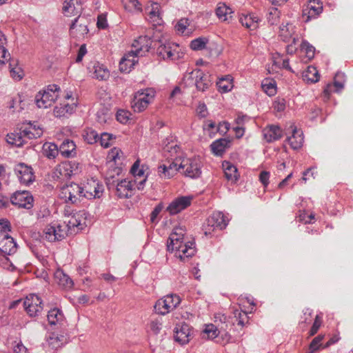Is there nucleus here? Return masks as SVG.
<instances>
[{
  "label": "nucleus",
  "instance_id": "nucleus-1",
  "mask_svg": "<svg viewBox=\"0 0 353 353\" xmlns=\"http://www.w3.org/2000/svg\"><path fill=\"white\" fill-rule=\"evenodd\" d=\"M167 250L182 262L192 258L196 252L195 242L186 236V230L181 226L174 228L170 234Z\"/></svg>",
  "mask_w": 353,
  "mask_h": 353
},
{
  "label": "nucleus",
  "instance_id": "nucleus-2",
  "mask_svg": "<svg viewBox=\"0 0 353 353\" xmlns=\"http://www.w3.org/2000/svg\"><path fill=\"white\" fill-rule=\"evenodd\" d=\"M156 97V91L152 88L140 89L134 93L131 101V108L135 113H141L152 103Z\"/></svg>",
  "mask_w": 353,
  "mask_h": 353
},
{
  "label": "nucleus",
  "instance_id": "nucleus-3",
  "mask_svg": "<svg viewBox=\"0 0 353 353\" xmlns=\"http://www.w3.org/2000/svg\"><path fill=\"white\" fill-rule=\"evenodd\" d=\"M77 98L71 91H68L61 99L53 110V114L57 118H65L72 114L77 107Z\"/></svg>",
  "mask_w": 353,
  "mask_h": 353
},
{
  "label": "nucleus",
  "instance_id": "nucleus-4",
  "mask_svg": "<svg viewBox=\"0 0 353 353\" xmlns=\"http://www.w3.org/2000/svg\"><path fill=\"white\" fill-rule=\"evenodd\" d=\"M61 89L57 85H50L40 90L35 97V103L39 108H48L58 99Z\"/></svg>",
  "mask_w": 353,
  "mask_h": 353
},
{
  "label": "nucleus",
  "instance_id": "nucleus-5",
  "mask_svg": "<svg viewBox=\"0 0 353 353\" xmlns=\"http://www.w3.org/2000/svg\"><path fill=\"white\" fill-rule=\"evenodd\" d=\"M43 235L48 241H59L68 235V229L63 221H54L46 226L43 231Z\"/></svg>",
  "mask_w": 353,
  "mask_h": 353
},
{
  "label": "nucleus",
  "instance_id": "nucleus-6",
  "mask_svg": "<svg viewBox=\"0 0 353 353\" xmlns=\"http://www.w3.org/2000/svg\"><path fill=\"white\" fill-rule=\"evenodd\" d=\"M181 303V298L175 294H170L159 299L154 308L157 314L165 315L174 310Z\"/></svg>",
  "mask_w": 353,
  "mask_h": 353
},
{
  "label": "nucleus",
  "instance_id": "nucleus-7",
  "mask_svg": "<svg viewBox=\"0 0 353 353\" xmlns=\"http://www.w3.org/2000/svg\"><path fill=\"white\" fill-rule=\"evenodd\" d=\"M81 172V165L75 161H65L54 169L53 176L57 179H68Z\"/></svg>",
  "mask_w": 353,
  "mask_h": 353
},
{
  "label": "nucleus",
  "instance_id": "nucleus-8",
  "mask_svg": "<svg viewBox=\"0 0 353 353\" xmlns=\"http://www.w3.org/2000/svg\"><path fill=\"white\" fill-rule=\"evenodd\" d=\"M81 187L83 198L87 199H99L103 194V185L98 180L93 179L88 180Z\"/></svg>",
  "mask_w": 353,
  "mask_h": 353
},
{
  "label": "nucleus",
  "instance_id": "nucleus-9",
  "mask_svg": "<svg viewBox=\"0 0 353 353\" xmlns=\"http://www.w3.org/2000/svg\"><path fill=\"white\" fill-rule=\"evenodd\" d=\"M183 175L191 179H196L201 174V162L199 157L186 158L181 161Z\"/></svg>",
  "mask_w": 353,
  "mask_h": 353
},
{
  "label": "nucleus",
  "instance_id": "nucleus-10",
  "mask_svg": "<svg viewBox=\"0 0 353 353\" xmlns=\"http://www.w3.org/2000/svg\"><path fill=\"white\" fill-rule=\"evenodd\" d=\"M63 223H65L68 232L70 231L71 232H79L86 226V213L83 211H79L68 214Z\"/></svg>",
  "mask_w": 353,
  "mask_h": 353
},
{
  "label": "nucleus",
  "instance_id": "nucleus-11",
  "mask_svg": "<svg viewBox=\"0 0 353 353\" xmlns=\"http://www.w3.org/2000/svg\"><path fill=\"white\" fill-rule=\"evenodd\" d=\"M43 301L36 294H30L26 296L23 301V307L30 316H37L43 310Z\"/></svg>",
  "mask_w": 353,
  "mask_h": 353
},
{
  "label": "nucleus",
  "instance_id": "nucleus-12",
  "mask_svg": "<svg viewBox=\"0 0 353 353\" xmlns=\"http://www.w3.org/2000/svg\"><path fill=\"white\" fill-rule=\"evenodd\" d=\"M60 196L65 202L74 203L79 201L80 197H82L81 187L77 183H71L61 188Z\"/></svg>",
  "mask_w": 353,
  "mask_h": 353
},
{
  "label": "nucleus",
  "instance_id": "nucleus-13",
  "mask_svg": "<svg viewBox=\"0 0 353 353\" xmlns=\"http://www.w3.org/2000/svg\"><path fill=\"white\" fill-rule=\"evenodd\" d=\"M192 200V195L178 196L169 203L166 211L171 215L176 214L189 207Z\"/></svg>",
  "mask_w": 353,
  "mask_h": 353
},
{
  "label": "nucleus",
  "instance_id": "nucleus-14",
  "mask_svg": "<svg viewBox=\"0 0 353 353\" xmlns=\"http://www.w3.org/2000/svg\"><path fill=\"white\" fill-rule=\"evenodd\" d=\"M88 70L92 78L100 81H107L110 77V72L103 64L97 61H91Z\"/></svg>",
  "mask_w": 353,
  "mask_h": 353
},
{
  "label": "nucleus",
  "instance_id": "nucleus-15",
  "mask_svg": "<svg viewBox=\"0 0 353 353\" xmlns=\"http://www.w3.org/2000/svg\"><path fill=\"white\" fill-rule=\"evenodd\" d=\"M323 12V3L320 0H310L303 10V18L305 22L316 19Z\"/></svg>",
  "mask_w": 353,
  "mask_h": 353
},
{
  "label": "nucleus",
  "instance_id": "nucleus-16",
  "mask_svg": "<svg viewBox=\"0 0 353 353\" xmlns=\"http://www.w3.org/2000/svg\"><path fill=\"white\" fill-rule=\"evenodd\" d=\"M12 203L19 208L30 209L33 206V197L28 191H19L14 193L11 197Z\"/></svg>",
  "mask_w": 353,
  "mask_h": 353
},
{
  "label": "nucleus",
  "instance_id": "nucleus-17",
  "mask_svg": "<svg viewBox=\"0 0 353 353\" xmlns=\"http://www.w3.org/2000/svg\"><path fill=\"white\" fill-rule=\"evenodd\" d=\"M15 174L23 185H28L32 183L34 179V174L31 167L25 165L24 163H19L14 168Z\"/></svg>",
  "mask_w": 353,
  "mask_h": 353
},
{
  "label": "nucleus",
  "instance_id": "nucleus-18",
  "mask_svg": "<svg viewBox=\"0 0 353 353\" xmlns=\"http://www.w3.org/2000/svg\"><path fill=\"white\" fill-rule=\"evenodd\" d=\"M88 31L87 19L80 17L74 21L70 29L71 36L77 39L84 38Z\"/></svg>",
  "mask_w": 353,
  "mask_h": 353
},
{
  "label": "nucleus",
  "instance_id": "nucleus-19",
  "mask_svg": "<svg viewBox=\"0 0 353 353\" xmlns=\"http://www.w3.org/2000/svg\"><path fill=\"white\" fill-rule=\"evenodd\" d=\"M135 181H132L127 179L121 180L116 185V193L118 197L126 199L131 197L134 194Z\"/></svg>",
  "mask_w": 353,
  "mask_h": 353
},
{
  "label": "nucleus",
  "instance_id": "nucleus-20",
  "mask_svg": "<svg viewBox=\"0 0 353 353\" xmlns=\"http://www.w3.org/2000/svg\"><path fill=\"white\" fill-rule=\"evenodd\" d=\"M17 250V243L10 234L0 231V251L10 255L15 253Z\"/></svg>",
  "mask_w": 353,
  "mask_h": 353
},
{
  "label": "nucleus",
  "instance_id": "nucleus-21",
  "mask_svg": "<svg viewBox=\"0 0 353 353\" xmlns=\"http://www.w3.org/2000/svg\"><path fill=\"white\" fill-rule=\"evenodd\" d=\"M190 77L194 82L199 91L204 92L211 85V81L208 76L201 70H194L190 73Z\"/></svg>",
  "mask_w": 353,
  "mask_h": 353
},
{
  "label": "nucleus",
  "instance_id": "nucleus-22",
  "mask_svg": "<svg viewBox=\"0 0 353 353\" xmlns=\"http://www.w3.org/2000/svg\"><path fill=\"white\" fill-rule=\"evenodd\" d=\"M152 46V40L147 36H140L135 39L132 43L133 52L139 57L143 56L150 49Z\"/></svg>",
  "mask_w": 353,
  "mask_h": 353
},
{
  "label": "nucleus",
  "instance_id": "nucleus-23",
  "mask_svg": "<svg viewBox=\"0 0 353 353\" xmlns=\"http://www.w3.org/2000/svg\"><path fill=\"white\" fill-rule=\"evenodd\" d=\"M179 159H176L168 166L162 165L159 166L158 172L161 179H168L172 178L181 169V162Z\"/></svg>",
  "mask_w": 353,
  "mask_h": 353
},
{
  "label": "nucleus",
  "instance_id": "nucleus-24",
  "mask_svg": "<svg viewBox=\"0 0 353 353\" xmlns=\"http://www.w3.org/2000/svg\"><path fill=\"white\" fill-rule=\"evenodd\" d=\"M139 61V56L132 51L125 54L119 63L120 70L123 72H130Z\"/></svg>",
  "mask_w": 353,
  "mask_h": 353
},
{
  "label": "nucleus",
  "instance_id": "nucleus-25",
  "mask_svg": "<svg viewBox=\"0 0 353 353\" xmlns=\"http://www.w3.org/2000/svg\"><path fill=\"white\" fill-rule=\"evenodd\" d=\"M191 337V332L189 325L185 323L178 324L175 327V340L184 345L189 343Z\"/></svg>",
  "mask_w": 353,
  "mask_h": 353
},
{
  "label": "nucleus",
  "instance_id": "nucleus-26",
  "mask_svg": "<svg viewBox=\"0 0 353 353\" xmlns=\"http://www.w3.org/2000/svg\"><path fill=\"white\" fill-rule=\"evenodd\" d=\"M215 13L218 19L223 22L230 23L233 19L234 11L232 8L225 3H218Z\"/></svg>",
  "mask_w": 353,
  "mask_h": 353
},
{
  "label": "nucleus",
  "instance_id": "nucleus-27",
  "mask_svg": "<svg viewBox=\"0 0 353 353\" xmlns=\"http://www.w3.org/2000/svg\"><path fill=\"white\" fill-rule=\"evenodd\" d=\"M22 133L28 139H37L42 136L43 130L37 123H28L22 127Z\"/></svg>",
  "mask_w": 353,
  "mask_h": 353
},
{
  "label": "nucleus",
  "instance_id": "nucleus-28",
  "mask_svg": "<svg viewBox=\"0 0 353 353\" xmlns=\"http://www.w3.org/2000/svg\"><path fill=\"white\" fill-rule=\"evenodd\" d=\"M295 26L290 23L283 24L279 27V35L284 41H290L292 40V43L295 44L297 39L295 37Z\"/></svg>",
  "mask_w": 353,
  "mask_h": 353
},
{
  "label": "nucleus",
  "instance_id": "nucleus-29",
  "mask_svg": "<svg viewBox=\"0 0 353 353\" xmlns=\"http://www.w3.org/2000/svg\"><path fill=\"white\" fill-rule=\"evenodd\" d=\"M150 21L156 24L160 25L163 23L162 9L159 3L152 2L147 8Z\"/></svg>",
  "mask_w": 353,
  "mask_h": 353
},
{
  "label": "nucleus",
  "instance_id": "nucleus-30",
  "mask_svg": "<svg viewBox=\"0 0 353 353\" xmlns=\"http://www.w3.org/2000/svg\"><path fill=\"white\" fill-rule=\"evenodd\" d=\"M55 282L63 289L70 290L74 283L71 278L62 270L58 269L54 273Z\"/></svg>",
  "mask_w": 353,
  "mask_h": 353
},
{
  "label": "nucleus",
  "instance_id": "nucleus-31",
  "mask_svg": "<svg viewBox=\"0 0 353 353\" xmlns=\"http://www.w3.org/2000/svg\"><path fill=\"white\" fill-rule=\"evenodd\" d=\"M223 170L225 178L232 183L236 182L239 178V173L237 168L229 161H224L222 163Z\"/></svg>",
  "mask_w": 353,
  "mask_h": 353
},
{
  "label": "nucleus",
  "instance_id": "nucleus-32",
  "mask_svg": "<svg viewBox=\"0 0 353 353\" xmlns=\"http://www.w3.org/2000/svg\"><path fill=\"white\" fill-rule=\"evenodd\" d=\"M230 141L228 139H219L213 141L210 145L212 153L215 156H222L225 150L230 148Z\"/></svg>",
  "mask_w": 353,
  "mask_h": 353
},
{
  "label": "nucleus",
  "instance_id": "nucleus-33",
  "mask_svg": "<svg viewBox=\"0 0 353 353\" xmlns=\"http://www.w3.org/2000/svg\"><path fill=\"white\" fill-rule=\"evenodd\" d=\"M76 149L75 143L69 139L63 141L59 148L61 154L65 158L74 157L77 154Z\"/></svg>",
  "mask_w": 353,
  "mask_h": 353
},
{
  "label": "nucleus",
  "instance_id": "nucleus-34",
  "mask_svg": "<svg viewBox=\"0 0 353 353\" xmlns=\"http://www.w3.org/2000/svg\"><path fill=\"white\" fill-rule=\"evenodd\" d=\"M288 142L294 150L301 148L304 142L302 131L298 130L296 127H294L292 129V134L288 137Z\"/></svg>",
  "mask_w": 353,
  "mask_h": 353
},
{
  "label": "nucleus",
  "instance_id": "nucleus-35",
  "mask_svg": "<svg viewBox=\"0 0 353 353\" xmlns=\"http://www.w3.org/2000/svg\"><path fill=\"white\" fill-rule=\"evenodd\" d=\"M239 21L243 26L250 30H255L259 28V19L252 14H241Z\"/></svg>",
  "mask_w": 353,
  "mask_h": 353
},
{
  "label": "nucleus",
  "instance_id": "nucleus-36",
  "mask_svg": "<svg viewBox=\"0 0 353 353\" xmlns=\"http://www.w3.org/2000/svg\"><path fill=\"white\" fill-rule=\"evenodd\" d=\"M216 85L219 92H229L234 88V78L230 74L220 77L216 82Z\"/></svg>",
  "mask_w": 353,
  "mask_h": 353
},
{
  "label": "nucleus",
  "instance_id": "nucleus-37",
  "mask_svg": "<svg viewBox=\"0 0 353 353\" xmlns=\"http://www.w3.org/2000/svg\"><path fill=\"white\" fill-rule=\"evenodd\" d=\"M263 134L268 142L274 141L282 136V131L277 125H271L263 129Z\"/></svg>",
  "mask_w": 353,
  "mask_h": 353
},
{
  "label": "nucleus",
  "instance_id": "nucleus-38",
  "mask_svg": "<svg viewBox=\"0 0 353 353\" xmlns=\"http://www.w3.org/2000/svg\"><path fill=\"white\" fill-rule=\"evenodd\" d=\"M208 219L210 223H213L218 230L225 228L228 223V220L221 212H214Z\"/></svg>",
  "mask_w": 353,
  "mask_h": 353
},
{
  "label": "nucleus",
  "instance_id": "nucleus-39",
  "mask_svg": "<svg viewBox=\"0 0 353 353\" xmlns=\"http://www.w3.org/2000/svg\"><path fill=\"white\" fill-rule=\"evenodd\" d=\"M124 159V154L122 150L118 147H114L109 150L107 154L108 164H118Z\"/></svg>",
  "mask_w": 353,
  "mask_h": 353
},
{
  "label": "nucleus",
  "instance_id": "nucleus-40",
  "mask_svg": "<svg viewBox=\"0 0 353 353\" xmlns=\"http://www.w3.org/2000/svg\"><path fill=\"white\" fill-rule=\"evenodd\" d=\"M261 88L268 96H274L277 92L276 82L274 79L265 78L261 82Z\"/></svg>",
  "mask_w": 353,
  "mask_h": 353
},
{
  "label": "nucleus",
  "instance_id": "nucleus-41",
  "mask_svg": "<svg viewBox=\"0 0 353 353\" xmlns=\"http://www.w3.org/2000/svg\"><path fill=\"white\" fill-rule=\"evenodd\" d=\"M81 5L77 4V6H75L74 0H66L64 2L63 10L68 17L79 14L81 12Z\"/></svg>",
  "mask_w": 353,
  "mask_h": 353
},
{
  "label": "nucleus",
  "instance_id": "nucleus-42",
  "mask_svg": "<svg viewBox=\"0 0 353 353\" xmlns=\"http://www.w3.org/2000/svg\"><path fill=\"white\" fill-rule=\"evenodd\" d=\"M170 61H178L182 59L186 52L184 46H180L176 43H173L172 48L170 49Z\"/></svg>",
  "mask_w": 353,
  "mask_h": 353
},
{
  "label": "nucleus",
  "instance_id": "nucleus-43",
  "mask_svg": "<svg viewBox=\"0 0 353 353\" xmlns=\"http://www.w3.org/2000/svg\"><path fill=\"white\" fill-rule=\"evenodd\" d=\"M209 43V39L205 37H200L192 40L190 43V48L193 51L206 50Z\"/></svg>",
  "mask_w": 353,
  "mask_h": 353
},
{
  "label": "nucleus",
  "instance_id": "nucleus-44",
  "mask_svg": "<svg viewBox=\"0 0 353 353\" xmlns=\"http://www.w3.org/2000/svg\"><path fill=\"white\" fill-rule=\"evenodd\" d=\"M149 170L147 165H141V161L137 159L130 169L131 174L134 177H143L146 176V172Z\"/></svg>",
  "mask_w": 353,
  "mask_h": 353
},
{
  "label": "nucleus",
  "instance_id": "nucleus-45",
  "mask_svg": "<svg viewBox=\"0 0 353 353\" xmlns=\"http://www.w3.org/2000/svg\"><path fill=\"white\" fill-rule=\"evenodd\" d=\"M303 78L307 83H313L319 81L320 76L315 67L308 66L303 74Z\"/></svg>",
  "mask_w": 353,
  "mask_h": 353
},
{
  "label": "nucleus",
  "instance_id": "nucleus-46",
  "mask_svg": "<svg viewBox=\"0 0 353 353\" xmlns=\"http://www.w3.org/2000/svg\"><path fill=\"white\" fill-rule=\"evenodd\" d=\"M160 45L157 48L158 54L165 60H169L170 54V49L172 48L174 42L168 41H159Z\"/></svg>",
  "mask_w": 353,
  "mask_h": 353
},
{
  "label": "nucleus",
  "instance_id": "nucleus-47",
  "mask_svg": "<svg viewBox=\"0 0 353 353\" xmlns=\"http://www.w3.org/2000/svg\"><path fill=\"white\" fill-rule=\"evenodd\" d=\"M47 317L50 325H56L63 320L62 312L56 307L48 311Z\"/></svg>",
  "mask_w": 353,
  "mask_h": 353
},
{
  "label": "nucleus",
  "instance_id": "nucleus-48",
  "mask_svg": "<svg viewBox=\"0 0 353 353\" xmlns=\"http://www.w3.org/2000/svg\"><path fill=\"white\" fill-rule=\"evenodd\" d=\"M22 130L20 133H10L7 135V142L16 147H21L25 144V140L23 138Z\"/></svg>",
  "mask_w": 353,
  "mask_h": 353
},
{
  "label": "nucleus",
  "instance_id": "nucleus-49",
  "mask_svg": "<svg viewBox=\"0 0 353 353\" xmlns=\"http://www.w3.org/2000/svg\"><path fill=\"white\" fill-rule=\"evenodd\" d=\"M222 329L223 327H221L219 330L214 324L210 323L205 325L203 332L206 334L208 339L212 340L219 336V334L221 333Z\"/></svg>",
  "mask_w": 353,
  "mask_h": 353
},
{
  "label": "nucleus",
  "instance_id": "nucleus-50",
  "mask_svg": "<svg viewBox=\"0 0 353 353\" xmlns=\"http://www.w3.org/2000/svg\"><path fill=\"white\" fill-rule=\"evenodd\" d=\"M116 117L117 121L122 124H128L132 119V114L128 110L121 109L117 112Z\"/></svg>",
  "mask_w": 353,
  "mask_h": 353
},
{
  "label": "nucleus",
  "instance_id": "nucleus-51",
  "mask_svg": "<svg viewBox=\"0 0 353 353\" xmlns=\"http://www.w3.org/2000/svg\"><path fill=\"white\" fill-rule=\"evenodd\" d=\"M116 137L112 134L108 132L101 133V136L98 139L101 147L108 148L113 143L114 140Z\"/></svg>",
  "mask_w": 353,
  "mask_h": 353
},
{
  "label": "nucleus",
  "instance_id": "nucleus-52",
  "mask_svg": "<svg viewBox=\"0 0 353 353\" xmlns=\"http://www.w3.org/2000/svg\"><path fill=\"white\" fill-rule=\"evenodd\" d=\"M123 6L128 12H140L141 11V6L139 0H121Z\"/></svg>",
  "mask_w": 353,
  "mask_h": 353
},
{
  "label": "nucleus",
  "instance_id": "nucleus-53",
  "mask_svg": "<svg viewBox=\"0 0 353 353\" xmlns=\"http://www.w3.org/2000/svg\"><path fill=\"white\" fill-rule=\"evenodd\" d=\"M301 51L308 59L314 58L315 54V48L307 41H303L301 45Z\"/></svg>",
  "mask_w": 353,
  "mask_h": 353
},
{
  "label": "nucleus",
  "instance_id": "nucleus-54",
  "mask_svg": "<svg viewBox=\"0 0 353 353\" xmlns=\"http://www.w3.org/2000/svg\"><path fill=\"white\" fill-rule=\"evenodd\" d=\"M83 137L84 140L89 144H94L98 142V133L91 128L87 129Z\"/></svg>",
  "mask_w": 353,
  "mask_h": 353
},
{
  "label": "nucleus",
  "instance_id": "nucleus-55",
  "mask_svg": "<svg viewBox=\"0 0 353 353\" xmlns=\"http://www.w3.org/2000/svg\"><path fill=\"white\" fill-rule=\"evenodd\" d=\"M190 26L189 20L187 18L181 19L175 25V30L179 34H185Z\"/></svg>",
  "mask_w": 353,
  "mask_h": 353
},
{
  "label": "nucleus",
  "instance_id": "nucleus-56",
  "mask_svg": "<svg viewBox=\"0 0 353 353\" xmlns=\"http://www.w3.org/2000/svg\"><path fill=\"white\" fill-rule=\"evenodd\" d=\"M43 151L45 155L48 158H54L58 154V148L54 143L44 145Z\"/></svg>",
  "mask_w": 353,
  "mask_h": 353
},
{
  "label": "nucleus",
  "instance_id": "nucleus-57",
  "mask_svg": "<svg viewBox=\"0 0 353 353\" xmlns=\"http://www.w3.org/2000/svg\"><path fill=\"white\" fill-rule=\"evenodd\" d=\"M281 12L277 8H272L268 17V22L272 25L277 24L279 21Z\"/></svg>",
  "mask_w": 353,
  "mask_h": 353
},
{
  "label": "nucleus",
  "instance_id": "nucleus-58",
  "mask_svg": "<svg viewBox=\"0 0 353 353\" xmlns=\"http://www.w3.org/2000/svg\"><path fill=\"white\" fill-rule=\"evenodd\" d=\"M10 72L12 78L14 80H21L24 76L23 69L17 65L10 68Z\"/></svg>",
  "mask_w": 353,
  "mask_h": 353
},
{
  "label": "nucleus",
  "instance_id": "nucleus-59",
  "mask_svg": "<svg viewBox=\"0 0 353 353\" xmlns=\"http://www.w3.org/2000/svg\"><path fill=\"white\" fill-rule=\"evenodd\" d=\"M345 75L343 73L336 74L334 81V86L335 87V92H339L344 87L345 83Z\"/></svg>",
  "mask_w": 353,
  "mask_h": 353
},
{
  "label": "nucleus",
  "instance_id": "nucleus-60",
  "mask_svg": "<svg viewBox=\"0 0 353 353\" xmlns=\"http://www.w3.org/2000/svg\"><path fill=\"white\" fill-rule=\"evenodd\" d=\"M273 108L275 111L281 112L285 110L286 108V101L280 97H277L273 102Z\"/></svg>",
  "mask_w": 353,
  "mask_h": 353
},
{
  "label": "nucleus",
  "instance_id": "nucleus-61",
  "mask_svg": "<svg viewBox=\"0 0 353 353\" xmlns=\"http://www.w3.org/2000/svg\"><path fill=\"white\" fill-rule=\"evenodd\" d=\"M202 230L206 236H211L215 231L218 230L213 223H210L208 218L203 225Z\"/></svg>",
  "mask_w": 353,
  "mask_h": 353
},
{
  "label": "nucleus",
  "instance_id": "nucleus-62",
  "mask_svg": "<svg viewBox=\"0 0 353 353\" xmlns=\"http://www.w3.org/2000/svg\"><path fill=\"white\" fill-rule=\"evenodd\" d=\"M323 335H319L312 340L310 345V349L311 352H313L314 351H316L321 347V342L323 339Z\"/></svg>",
  "mask_w": 353,
  "mask_h": 353
},
{
  "label": "nucleus",
  "instance_id": "nucleus-63",
  "mask_svg": "<svg viewBox=\"0 0 353 353\" xmlns=\"http://www.w3.org/2000/svg\"><path fill=\"white\" fill-rule=\"evenodd\" d=\"M235 317L239 320V325L243 327L248 322V317L245 312L243 311H236Z\"/></svg>",
  "mask_w": 353,
  "mask_h": 353
},
{
  "label": "nucleus",
  "instance_id": "nucleus-64",
  "mask_svg": "<svg viewBox=\"0 0 353 353\" xmlns=\"http://www.w3.org/2000/svg\"><path fill=\"white\" fill-rule=\"evenodd\" d=\"M196 114L201 118H205L208 116V112L207 106L203 103H200L196 108Z\"/></svg>",
  "mask_w": 353,
  "mask_h": 353
}]
</instances>
